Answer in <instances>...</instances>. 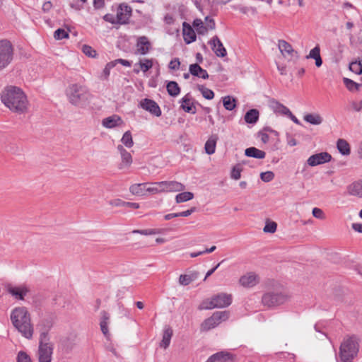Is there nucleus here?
<instances>
[{
    "label": "nucleus",
    "instance_id": "nucleus-1",
    "mask_svg": "<svg viewBox=\"0 0 362 362\" xmlns=\"http://www.w3.org/2000/svg\"><path fill=\"white\" fill-rule=\"evenodd\" d=\"M1 100L11 111L22 114L28 109V101L24 92L16 86H7L1 93Z\"/></svg>",
    "mask_w": 362,
    "mask_h": 362
},
{
    "label": "nucleus",
    "instance_id": "nucleus-2",
    "mask_svg": "<svg viewBox=\"0 0 362 362\" xmlns=\"http://www.w3.org/2000/svg\"><path fill=\"white\" fill-rule=\"evenodd\" d=\"M11 321L13 327L26 339L33 337L34 329L30 315L25 307L15 308L11 313Z\"/></svg>",
    "mask_w": 362,
    "mask_h": 362
},
{
    "label": "nucleus",
    "instance_id": "nucleus-3",
    "mask_svg": "<svg viewBox=\"0 0 362 362\" xmlns=\"http://www.w3.org/2000/svg\"><path fill=\"white\" fill-rule=\"evenodd\" d=\"M66 95L71 104L81 107L88 104L92 98L88 88L79 83L69 85L66 88Z\"/></svg>",
    "mask_w": 362,
    "mask_h": 362
},
{
    "label": "nucleus",
    "instance_id": "nucleus-4",
    "mask_svg": "<svg viewBox=\"0 0 362 362\" xmlns=\"http://www.w3.org/2000/svg\"><path fill=\"white\" fill-rule=\"evenodd\" d=\"M358 341L355 335L343 340L339 349V358L341 362H351L357 356L359 349Z\"/></svg>",
    "mask_w": 362,
    "mask_h": 362
},
{
    "label": "nucleus",
    "instance_id": "nucleus-5",
    "mask_svg": "<svg viewBox=\"0 0 362 362\" xmlns=\"http://www.w3.org/2000/svg\"><path fill=\"white\" fill-rule=\"evenodd\" d=\"M289 298L285 291L275 290L265 293L262 297V303L264 306L274 308L285 303Z\"/></svg>",
    "mask_w": 362,
    "mask_h": 362
},
{
    "label": "nucleus",
    "instance_id": "nucleus-6",
    "mask_svg": "<svg viewBox=\"0 0 362 362\" xmlns=\"http://www.w3.org/2000/svg\"><path fill=\"white\" fill-rule=\"evenodd\" d=\"M232 303V296L220 293L211 297L210 300H204L199 305L200 310H210L215 308H222L229 306Z\"/></svg>",
    "mask_w": 362,
    "mask_h": 362
},
{
    "label": "nucleus",
    "instance_id": "nucleus-7",
    "mask_svg": "<svg viewBox=\"0 0 362 362\" xmlns=\"http://www.w3.org/2000/svg\"><path fill=\"white\" fill-rule=\"evenodd\" d=\"M53 354V345L49 342L48 333L43 332L40 336L38 348L39 362H51Z\"/></svg>",
    "mask_w": 362,
    "mask_h": 362
},
{
    "label": "nucleus",
    "instance_id": "nucleus-8",
    "mask_svg": "<svg viewBox=\"0 0 362 362\" xmlns=\"http://www.w3.org/2000/svg\"><path fill=\"white\" fill-rule=\"evenodd\" d=\"M13 59V47L7 40H0V69L8 66Z\"/></svg>",
    "mask_w": 362,
    "mask_h": 362
},
{
    "label": "nucleus",
    "instance_id": "nucleus-9",
    "mask_svg": "<svg viewBox=\"0 0 362 362\" xmlns=\"http://www.w3.org/2000/svg\"><path fill=\"white\" fill-rule=\"evenodd\" d=\"M228 317V313L226 311L215 312L210 317L206 319L201 325L202 331H209L216 327L222 320H226Z\"/></svg>",
    "mask_w": 362,
    "mask_h": 362
},
{
    "label": "nucleus",
    "instance_id": "nucleus-10",
    "mask_svg": "<svg viewBox=\"0 0 362 362\" xmlns=\"http://www.w3.org/2000/svg\"><path fill=\"white\" fill-rule=\"evenodd\" d=\"M139 106L154 116L160 117L162 114L159 105L151 99L144 98L141 100Z\"/></svg>",
    "mask_w": 362,
    "mask_h": 362
},
{
    "label": "nucleus",
    "instance_id": "nucleus-11",
    "mask_svg": "<svg viewBox=\"0 0 362 362\" xmlns=\"http://www.w3.org/2000/svg\"><path fill=\"white\" fill-rule=\"evenodd\" d=\"M332 160V156L327 152H321L312 155L307 160L310 166H316L329 162Z\"/></svg>",
    "mask_w": 362,
    "mask_h": 362
},
{
    "label": "nucleus",
    "instance_id": "nucleus-12",
    "mask_svg": "<svg viewBox=\"0 0 362 362\" xmlns=\"http://www.w3.org/2000/svg\"><path fill=\"white\" fill-rule=\"evenodd\" d=\"M132 10L130 6L124 4H120L116 15L118 24L122 25L128 23L132 16Z\"/></svg>",
    "mask_w": 362,
    "mask_h": 362
},
{
    "label": "nucleus",
    "instance_id": "nucleus-13",
    "mask_svg": "<svg viewBox=\"0 0 362 362\" xmlns=\"http://www.w3.org/2000/svg\"><path fill=\"white\" fill-rule=\"evenodd\" d=\"M136 47V54L146 55L152 49V45L146 36H140L137 38Z\"/></svg>",
    "mask_w": 362,
    "mask_h": 362
},
{
    "label": "nucleus",
    "instance_id": "nucleus-14",
    "mask_svg": "<svg viewBox=\"0 0 362 362\" xmlns=\"http://www.w3.org/2000/svg\"><path fill=\"white\" fill-rule=\"evenodd\" d=\"M158 185L162 187L163 192H182L185 189L183 184L177 181H161Z\"/></svg>",
    "mask_w": 362,
    "mask_h": 362
},
{
    "label": "nucleus",
    "instance_id": "nucleus-15",
    "mask_svg": "<svg viewBox=\"0 0 362 362\" xmlns=\"http://www.w3.org/2000/svg\"><path fill=\"white\" fill-rule=\"evenodd\" d=\"M209 44L217 57H224L227 55V51L217 35L214 36Z\"/></svg>",
    "mask_w": 362,
    "mask_h": 362
},
{
    "label": "nucleus",
    "instance_id": "nucleus-16",
    "mask_svg": "<svg viewBox=\"0 0 362 362\" xmlns=\"http://www.w3.org/2000/svg\"><path fill=\"white\" fill-rule=\"evenodd\" d=\"M206 362H233V356L227 351H220L211 356Z\"/></svg>",
    "mask_w": 362,
    "mask_h": 362
},
{
    "label": "nucleus",
    "instance_id": "nucleus-17",
    "mask_svg": "<svg viewBox=\"0 0 362 362\" xmlns=\"http://www.w3.org/2000/svg\"><path fill=\"white\" fill-rule=\"evenodd\" d=\"M7 291L11 295L18 300H23L24 297L29 291L28 288L25 286H13L11 285L8 286Z\"/></svg>",
    "mask_w": 362,
    "mask_h": 362
},
{
    "label": "nucleus",
    "instance_id": "nucleus-18",
    "mask_svg": "<svg viewBox=\"0 0 362 362\" xmlns=\"http://www.w3.org/2000/svg\"><path fill=\"white\" fill-rule=\"evenodd\" d=\"M239 282L244 287H252L258 284L259 278L255 273L249 272L241 276Z\"/></svg>",
    "mask_w": 362,
    "mask_h": 362
},
{
    "label": "nucleus",
    "instance_id": "nucleus-19",
    "mask_svg": "<svg viewBox=\"0 0 362 362\" xmlns=\"http://www.w3.org/2000/svg\"><path fill=\"white\" fill-rule=\"evenodd\" d=\"M182 34L185 42L187 44L192 43L196 40L197 36L192 26L187 22L182 23Z\"/></svg>",
    "mask_w": 362,
    "mask_h": 362
},
{
    "label": "nucleus",
    "instance_id": "nucleus-20",
    "mask_svg": "<svg viewBox=\"0 0 362 362\" xmlns=\"http://www.w3.org/2000/svg\"><path fill=\"white\" fill-rule=\"evenodd\" d=\"M192 100V98L190 95V93L186 94L180 101L181 103L180 107L186 112L195 114L196 108L194 106Z\"/></svg>",
    "mask_w": 362,
    "mask_h": 362
},
{
    "label": "nucleus",
    "instance_id": "nucleus-21",
    "mask_svg": "<svg viewBox=\"0 0 362 362\" xmlns=\"http://www.w3.org/2000/svg\"><path fill=\"white\" fill-rule=\"evenodd\" d=\"M100 315L101 318L100 322V327L101 332L107 339H109L110 333L108 329V325L110 323V314L107 311L103 310L100 313Z\"/></svg>",
    "mask_w": 362,
    "mask_h": 362
},
{
    "label": "nucleus",
    "instance_id": "nucleus-22",
    "mask_svg": "<svg viewBox=\"0 0 362 362\" xmlns=\"http://www.w3.org/2000/svg\"><path fill=\"white\" fill-rule=\"evenodd\" d=\"M189 71L194 76L202 78L203 79L209 78V74L206 70L202 69L198 63L190 64Z\"/></svg>",
    "mask_w": 362,
    "mask_h": 362
},
{
    "label": "nucleus",
    "instance_id": "nucleus-23",
    "mask_svg": "<svg viewBox=\"0 0 362 362\" xmlns=\"http://www.w3.org/2000/svg\"><path fill=\"white\" fill-rule=\"evenodd\" d=\"M269 107L275 113L286 116L288 114H291V111L287 107L274 99L269 101Z\"/></svg>",
    "mask_w": 362,
    "mask_h": 362
},
{
    "label": "nucleus",
    "instance_id": "nucleus-24",
    "mask_svg": "<svg viewBox=\"0 0 362 362\" xmlns=\"http://www.w3.org/2000/svg\"><path fill=\"white\" fill-rule=\"evenodd\" d=\"M117 150L121 154L122 163L120 164L119 168H122L123 166L129 167L132 163V157L129 152H128L122 145L117 146Z\"/></svg>",
    "mask_w": 362,
    "mask_h": 362
},
{
    "label": "nucleus",
    "instance_id": "nucleus-25",
    "mask_svg": "<svg viewBox=\"0 0 362 362\" xmlns=\"http://www.w3.org/2000/svg\"><path fill=\"white\" fill-rule=\"evenodd\" d=\"M279 49L281 54L285 56L287 54L288 56L293 57L296 55L298 57V52L295 51L291 45L284 40H279Z\"/></svg>",
    "mask_w": 362,
    "mask_h": 362
},
{
    "label": "nucleus",
    "instance_id": "nucleus-26",
    "mask_svg": "<svg viewBox=\"0 0 362 362\" xmlns=\"http://www.w3.org/2000/svg\"><path fill=\"white\" fill-rule=\"evenodd\" d=\"M122 122V120L119 116L114 115L103 119L102 124L106 128L111 129L118 126Z\"/></svg>",
    "mask_w": 362,
    "mask_h": 362
},
{
    "label": "nucleus",
    "instance_id": "nucleus-27",
    "mask_svg": "<svg viewBox=\"0 0 362 362\" xmlns=\"http://www.w3.org/2000/svg\"><path fill=\"white\" fill-rule=\"evenodd\" d=\"M245 155L247 157L263 159L266 156V153L255 147H250L245 149Z\"/></svg>",
    "mask_w": 362,
    "mask_h": 362
},
{
    "label": "nucleus",
    "instance_id": "nucleus-28",
    "mask_svg": "<svg viewBox=\"0 0 362 362\" xmlns=\"http://www.w3.org/2000/svg\"><path fill=\"white\" fill-rule=\"evenodd\" d=\"M259 112L257 109H250L244 117L245 121L247 124H255L259 119Z\"/></svg>",
    "mask_w": 362,
    "mask_h": 362
},
{
    "label": "nucleus",
    "instance_id": "nucleus-29",
    "mask_svg": "<svg viewBox=\"0 0 362 362\" xmlns=\"http://www.w3.org/2000/svg\"><path fill=\"white\" fill-rule=\"evenodd\" d=\"M148 185V183H139V184H134L130 186L129 191L130 192L134 195L137 196H144L146 194V186Z\"/></svg>",
    "mask_w": 362,
    "mask_h": 362
},
{
    "label": "nucleus",
    "instance_id": "nucleus-30",
    "mask_svg": "<svg viewBox=\"0 0 362 362\" xmlns=\"http://www.w3.org/2000/svg\"><path fill=\"white\" fill-rule=\"evenodd\" d=\"M348 192L351 195L362 197V180L350 185Z\"/></svg>",
    "mask_w": 362,
    "mask_h": 362
},
{
    "label": "nucleus",
    "instance_id": "nucleus-31",
    "mask_svg": "<svg viewBox=\"0 0 362 362\" xmlns=\"http://www.w3.org/2000/svg\"><path fill=\"white\" fill-rule=\"evenodd\" d=\"M218 140V137L216 135L211 136L205 143V151L206 153L209 155H211L215 152L216 141Z\"/></svg>",
    "mask_w": 362,
    "mask_h": 362
},
{
    "label": "nucleus",
    "instance_id": "nucleus-32",
    "mask_svg": "<svg viewBox=\"0 0 362 362\" xmlns=\"http://www.w3.org/2000/svg\"><path fill=\"white\" fill-rule=\"evenodd\" d=\"M337 147L339 153L348 156L351 153L349 144L344 139H339L337 142Z\"/></svg>",
    "mask_w": 362,
    "mask_h": 362
},
{
    "label": "nucleus",
    "instance_id": "nucleus-33",
    "mask_svg": "<svg viewBox=\"0 0 362 362\" xmlns=\"http://www.w3.org/2000/svg\"><path fill=\"white\" fill-rule=\"evenodd\" d=\"M173 336V329L170 327H166L163 331V339L160 344V347L166 349L170 343V339Z\"/></svg>",
    "mask_w": 362,
    "mask_h": 362
},
{
    "label": "nucleus",
    "instance_id": "nucleus-34",
    "mask_svg": "<svg viewBox=\"0 0 362 362\" xmlns=\"http://www.w3.org/2000/svg\"><path fill=\"white\" fill-rule=\"evenodd\" d=\"M168 93L172 97L177 96L180 93V88L175 81H169L166 85Z\"/></svg>",
    "mask_w": 362,
    "mask_h": 362
},
{
    "label": "nucleus",
    "instance_id": "nucleus-35",
    "mask_svg": "<svg viewBox=\"0 0 362 362\" xmlns=\"http://www.w3.org/2000/svg\"><path fill=\"white\" fill-rule=\"evenodd\" d=\"M303 119L313 125H319L323 121L322 117L319 114H307L303 117Z\"/></svg>",
    "mask_w": 362,
    "mask_h": 362
},
{
    "label": "nucleus",
    "instance_id": "nucleus-36",
    "mask_svg": "<svg viewBox=\"0 0 362 362\" xmlns=\"http://www.w3.org/2000/svg\"><path fill=\"white\" fill-rule=\"evenodd\" d=\"M223 105L226 110L231 111L236 107V99L230 95L225 96L223 98Z\"/></svg>",
    "mask_w": 362,
    "mask_h": 362
},
{
    "label": "nucleus",
    "instance_id": "nucleus-37",
    "mask_svg": "<svg viewBox=\"0 0 362 362\" xmlns=\"http://www.w3.org/2000/svg\"><path fill=\"white\" fill-rule=\"evenodd\" d=\"M343 82H344V85L346 86V88L349 91L358 90L359 88L361 86V84L358 83H356V82L354 81L353 80L349 79L348 78H343Z\"/></svg>",
    "mask_w": 362,
    "mask_h": 362
},
{
    "label": "nucleus",
    "instance_id": "nucleus-38",
    "mask_svg": "<svg viewBox=\"0 0 362 362\" xmlns=\"http://www.w3.org/2000/svg\"><path fill=\"white\" fill-rule=\"evenodd\" d=\"M197 89L201 92L202 96L207 100H212L214 98V93L212 90L206 88L203 85H197Z\"/></svg>",
    "mask_w": 362,
    "mask_h": 362
},
{
    "label": "nucleus",
    "instance_id": "nucleus-39",
    "mask_svg": "<svg viewBox=\"0 0 362 362\" xmlns=\"http://www.w3.org/2000/svg\"><path fill=\"white\" fill-rule=\"evenodd\" d=\"M141 70L143 72H146L153 67V62L152 59H142L139 62Z\"/></svg>",
    "mask_w": 362,
    "mask_h": 362
},
{
    "label": "nucleus",
    "instance_id": "nucleus-40",
    "mask_svg": "<svg viewBox=\"0 0 362 362\" xmlns=\"http://www.w3.org/2000/svg\"><path fill=\"white\" fill-rule=\"evenodd\" d=\"M194 198V194L189 192H181L176 195L175 201L177 203H182L189 201Z\"/></svg>",
    "mask_w": 362,
    "mask_h": 362
},
{
    "label": "nucleus",
    "instance_id": "nucleus-41",
    "mask_svg": "<svg viewBox=\"0 0 362 362\" xmlns=\"http://www.w3.org/2000/svg\"><path fill=\"white\" fill-rule=\"evenodd\" d=\"M197 274H192L191 275L181 274L179 277V283L183 286L189 285L197 278Z\"/></svg>",
    "mask_w": 362,
    "mask_h": 362
},
{
    "label": "nucleus",
    "instance_id": "nucleus-42",
    "mask_svg": "<svg viewBox=\"0 0 362 362\" xmlns=\"http://www.w3.org/2000/svg\"><path fill=\"white\" fill-rule=\"evenodd\" d=\"M349 70L358 75L362 74V59L359 61L352 62L349 64Z\"/></svg>",
    "mask_w": 362,
    "mask_h": 362
},
{
    "label": "nucleus",
    "instance_id": "nucleus-43",
    "mask_svg": "<svg viewBox=\"0 0 362 362\" xmlns=\"http://www.w3.org/2000/svg\"><path fill=\"white\" fill-rule=\"evenodd\" d=\"M193 26L197 29L199 34L204 35L207 33L206 26L204 25L203 21L199 18L194 20Z\"/></svg>",
    "mask_w": 362,
    "mask_h": 362
},
{
    "label": "nucleus",
    "instance_id": "nucleus-44",
    "mask_svg": "<svg viewBox=\"0 0 362 362\" xmlns=\"http://www.w3.org/2000/svg\"><path fill=\"white\" fill-rule=\"evenodd\" d=\"M121 141L122 144L127 148H131L133 146L134 141L130 131H127L123 134Z\"/></svg>",
    "mask_w": 362,
    "mask_h": 362
},
{
    "label": "nucleus",
    "instance_id": "nucleus-45",
    "mask_svg": "<svg viewBox=\"0 0 362 362\" xmlns=\"http://www.w3.org/2000/svg\"><path fill=\"white\" fill-rule=\"evenodd\" d=\"M160 182H156L151 183V186L146 187V191L151 194L163 193L162 187L158 185Z\"/></svg>",
    "mask_w": 362,
    "mask_h": 362
},
{
    "label": "nucleus",
    "instance_id": "nucleus-46",
    "mask_svg": "<svg viewBox=\"0 0 362 362\" xmlns=\"http://www.w3.org/2000/svg\"><path fill=\"white\" fill-rule=\"evenodd\" d=\"M277 224L274 221H267L263 228L264 233H274L276 230Z\"/></svg>",
    "mask_w": 362,
    "mask_h": 362
},
{
    "label": "nucleus",
    "instance_id": "nucleus-47",
    "mask_svg": "<svg viewBox=\"0 0 362 362\" xmlns=\"http://www.w3.org/2000/svg\"><path fill=\"white\" fill-rule=\"evenodd\" d=\"M69 33L62 28L56 30L54 33V37L56 40H62L69 38Z\"/></svg>",
    "mask_w": 362,
    "mask_h": 362
},
{
    "label": "nucleus",
    "instance_id": "nucleus-48",
    "mask_svg": "<svg viewBox=\"0 0 362 362\" xmlns=\"http://www.w3.org/2000/svg\"><path fill=\"white\" fill-rule=\"evenodd\" d=\"M17 362H32L30 356L23 351H20L16 357Z\"/></svg>",
    "mask_w": 362,
    "mask_h": 362
},
{
    "label": "nucleus",
    "instance_id": "nucleus-49",
    "mask_svg": "<svg viewBox=\"0 0 362 362\" xmlns=\"http://www.w3.org/2000/svg\"><path fill=\"white\" fill-rule=\"evenodd\" d=\"M82 51L88 57H95L96 56V51L89 45H83Z\"/></svg>",
    "mask_w": 362,
    "mask_h": 362
},
{
    "label": "nucleus",
    "instance_id": "nucleus-50",
    "mask_svg": "<svg viewBox=\"0 0 362 362\" xmlns=\"http://www.w3.org/2000/svg\"><path fill=\"white\" fill-rule=\"evenodd\" d=\"M320 56V48L319 45L315 46L313 49H312L310 51V53L308 55L306 56L307 59L311 58V59H317Z\"/></svg>",
    "mask_w": 362,
    "mask_h": 362
},
{
    "label": "nucleus",
    "instance_id": "nucleus-51",
    "mask_svg": "<svg viewBox=\"0 0 362 362\" xmlns=\"http://www.w3.org/2000/svg\"><path fill=\"white\" fill-rule=\"evenodd\" d=\"M260 177L262 181L268 182L274 179V173L272 171L264 172L260 174Z\"/></svg>",
    "mask_w": 362,
    "mask_h": 362
},
{
    "label": "nucleus",
    "instance_id": "nucleus-52",
    "mask_svg": "<svg viewBox=\"0 0 362 362\" xmlns=\"http://www.w3.org/2000/svg\"><path fill=\"white\" fill-rule=\"evenodd\" d=\"M241 171L242 169L239 166L233 167L231 172V177L234 180H239L241 177Z\"/></svg>",
    "mask_w": 362,
    "mask_h": 362
},
{
    "label": "nucleus",
    "instance_id": "nucleus-53",
    "mask_svg": "<svg viewBox=\"0 0 362 362\" xmlns=\"http://www.w3.org/2000/svg\"><path fill=\"white\" fill-rule=\"evenodd\" d=\"M180 66V62L178 58H175L172 59L168 65L170 69L172 70H178Z\"/></svg>",
    "mask_w": 362,
    "mask_h": 362
},
{
    "label": "nucleus",
    "instance_id": "nucleus-54",
    "mask_svg": "<svg viewBox=\"0 0 362 362\" xmlns=\"http://www.w3.org/2000/svg\"><path fill=\"white\" fill-rule=\"evenodd\" d=\"M313 215L314 217L319 218V219H324L325 218V214L323 211L320 208H314L313 209Z\"/></svg>",
    "mask_w": 362,
    "mask_h": 362
},
{
    "label": "nucleus",
    "instance_id": "nucleus-55",
    "mask_svg": "<svg viewBox=\"0 0 362 362\" xmlns=\"http://www.w3.org/2000/svg\"><path fill=\"white\" fill-rule=\"evenodd\" d=\"M206 25L208 29L214 30L216 27L215 21L209 16L205 18Z\"/></svg>",
    "mask_w": 362,
    "mask_h": 362
},
{
    "label": "nucleus",
    "instance_id": "nucleus-56",
    "mask_svg": "<svg viewBox=\"0 0 362 362\" xmlns=\"http://www.w3.org/2000/svg\"><path fill=\"white\" fill-rule=\"evenodd\" d=\"M104 21L109 22L112 24H118L117 17H115L112 14L107 13L103 16Z\"/></svg>",
    "mask_w": 362,
    "mask_h": 362
},
{
    "label": "nucleus",
    "instance_id": "nucleus-57",
    "mask_svg": "<svg viewBox=\"0 0 362 362\" xmlns=\"http://www.w3.org/2000/svg\"><path fill=\"white\" fill-rule=\"evenodd\" d=\"M133 233L144 235L156 234V231L153 229L134 230H133Z\"/></svg>",
    "mask_w": 362,
    "mask_h": 362
},
{
    "label": "nucleus",
    "instance_id": "nucleus-58",
    "mask_svg": "<svg viewBox=\"0 0 362 362\" xmlns=\"http://www.w3.org/2000/svg\"><path fill=\"white\" fill-rule=\"evenodd\" d=\"M196 210H197L196 207H192V208H190L189 209H188L187 211L177 213V217H180V216L187 217V216H189L193 212H194Z\"/></svg>",
    "mask_w": 362,
    "mask_h": 362
},
{
    "label": "nucleus",
    "instance_id": "nucleus-59",
    "mask_svg": "<svg viewBox=\"0 0 362 362\" xmlns=\"http://www.w3.org/2000/svg\"><path fill=\"white\" fill-rule=\"evenodd\" d=\"M110 205L113 206H124V201L120 199H115L109 202Z\"/></svg>",
    "mask_w": 362,
    "mask_h": 362
},
{
    "label": "nucleus",
    "instance_id": "nucleus-60",
    "mask_svg": "<svg viewBox=\"0 0 362 362\" xmlns=\"http://www.w3.org/2000/svg\"><path fill=\"white\" fill-rule=\"evenodd\" d=\"M105 6V0H93V6L95 9H100Z\"/></svg>",
    "mask_w": 362,
    "mask_h": 362
},
{
    "label": "nucleus",
    "instance_id": "nucleus-61",
    "mask_svg": "<svg viewBox=\"0 0 362 362\" xmlns=\"http://www.w3.org/2000/svg\"><path fill=\"white\" fill-rule=\"evenodd\" d=\"M52 7V4L50 1H46L43 4L42 9L45 13L49 12Z\"/></svg>",
    "mask_w": 362,
    "mask_h": 362
},
{
    "label": "nucleus",
    "instance_id": "nucleus-62",
    "mask_svg": "<svg viewBox=\"0 0 362 362\" xmlns=\"http://www.w3.org/2000/svg\"><path fill=\"white\" fill-rule=\"evenodd\" d=\"M287 144L291 146H294L297 144L296 139L290 135H287Z\"/></svg>",
    "mask_w": 362,
    "mask_h": 362
},
{
    "label": "nucleus",
    "instance_id": "nucleus-63",
    "mask_svg": "<svg viewBox=\"0 0 362 362\" xmlns=\"http://www.w3.org/2000/svg\"><path fill=\"white\" fill-rule=\"evenodd\" d=\"M352 228L358 233H362V223H354L352 224Z\"/></svg>",
    "mask_w": 362,
    "mask_h": 362
},
{
    "label": "nucleus",
    "instance_id": "nucleus-64",
    "mask_svg": "<svg viewBox=\"0 0 362 362\" xmlns=\"http://www.w3.org/2000/svg\"><path fill=\"white\" fill-rule=\"evenodd\" d=\"M352 106L356 111L359 112L362 110V100L359 103H353Z\"/></svg>",
    "mask_w": 362,
    "mask_h": 362
}]
</instances>
